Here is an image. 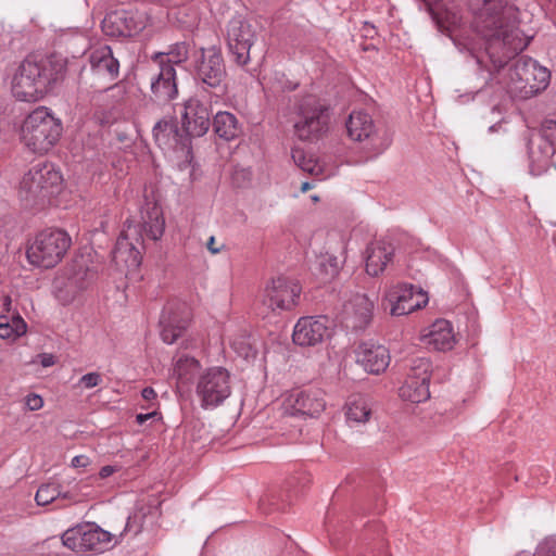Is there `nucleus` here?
I'll return each mask as SVG.
<instances>
[{"mask_svg":"<svg viewBox=\"0 0 556 556\" xmlns=\"http://www.w3.org/2000/svg\"><path fill=\"white\" fill-rule=\"evenodd\" d=\"M384 300L391 305L392 316H403L427 305L428 299L421 289L418 291L412 283H400L390 289Z\"/></svg>","mask_w":556,"mask_h":556,"instance_id":"18","label":"nucleus"},{"mask_svg":"<svg viewBox=\"0 0 556 556\" xmlns=\"http://www.w3.org/2000/svg\"><path fill=\"white\" fill-rule=\"evenodd\" d=\"M142 226L127 220L125 228L118 236L113 251V262L122 268H137L141 262L139 247L143 238L159 240L164 232L165 220L162 207L156 199L147 198L146 208L142 211Z\"/></svg>","mask_w":556,"mask_h":556,"instance_id":"3","label":"nucleus"},{"mask_svg":"<svg viewBox=\"0 0 556 556\" xmlns=\"http://www.w3.org/2000/svg\"><path fill=\"white\" fill-rule=\"evenodd\" d=\"M197 70L199 78L213 88L219 87L226 76L222 53L214 48L201 50V62Z\"/></svg>","mask_w":556,"mask_h":556,"instance_id":"22","label":"nucleus"},{"mask_svg":"<svg viewBox=\"0 0 556 556\" xmlns=\"http://www.w3.org/2000/svg\"><path fill=\"white\" fill-rule=\"evenodd\" d=\"M66 70L67 59L60 54L40 59L28 56L20 64L13 77L12 92L21 101H37L53 84L64 79Z\"/></svg>","mask_w":556,"mask_h":556,"instance_id":"2","label":"nucleus"},{"mask_svg":"<svg viewBox=\"0 0 556 556\" xmlns=\"http://www.w3.org/2000/svg\"><path fill=\"white\" fill-rule=\"evenodd\" d=\"M61 486L56 483H46L37 490L35 500L39 506H46L60 500Z\"/></svg>","mask_w":556,"mask_h":556,"instance_id":"37","label":"nucleus"},{"mask_svg":"<svg viewBox=\"0 0 556 556\" xmlns=\"http://www.w3.org/2000/svg\"><path fill=\"white\" fill-rule=\"evenodd\" d=\"M54 172L53 168L47 169L46 174L51 175Z\"/></svg>","mask_w":556,"mask_h":556,"instance_id":"58","label":"nucleus"},{"mask_svg":"<svg viewBox=\"0 0 556 556\" xmlns=\"http://www.w3.org/2000/svg\"><path fill=\"white\" fill-rule=\"evenodd\" d=\"M541 136L548 142V148L553 150V144L556 141V122L546 119L541 126Z\"/></svg>","mask_w":556,"mask_h":556,"instance_id":"42","label":"nucleus"},{"mask_svg":"<svg viewBox=\"0 0 556 556\" xmlns=\"http://www.w3.org/2000/svg\"><path fill=\"white\" fill-rule=\"evenodd\" d=\"M372 414L368 400L361 394L350 395V421L366 422Z\"/></svg>","mask_w":556,"mask_h":556,"instance_id":"33","label":"nucleus"},{"mask_svg":"<svg viewBox=\"0 0 556 556\" xmlns=\"http://www.w3.org/2000/svg\"><path fill=\"white\" fill-rule=\"evenodd\" d=\"M350 329L354 333H362L374 320L375 299L366 293H356L350 298Z\"/></svg>","mask_w":556,"mask_h":556,"instance_id":"23","label":"nucleus"},{"mask_svg":"<svg viewBox=\"0 0 556 556\" xmlns=\"http://www.w3.org/2000/svg\"><path fill=\"white\" fill-rule=\"evenodd\" d=\"M312 200H313L314 202H317L319 199H318V197H317V195H312Z\"/></svg>","mask_w":556,"mask_h":556,"instance_id":"59","label":"nucleus"},{"mask_svg":"<svg viewBox=\"0 0 556 556\" xmlns=\"http://www.w3.org/2000/svg\"><path fill=\"white\" fill-rule=\"evenodd\" d=\"M163 15H164V14L162 13L161 15H157V16H156L157 23H160V24H161V23H163V20H164V16H163Z\"/></svg>","mask_w":556,"mask_h":556,"instance_id":"57","label":"nucleus"},{"mask_svg":"<svg viewBox=\"0 0 556 556\" xmlns=\"http://www.w3.org/2000/svg\"><path fill=\"white\" fill-rule=\"evenodd\" d=\"M150 89L155 101L168 102L178 94L176 71L163 52L153 55L149 68Z\"/></svg>","mask_w":556,"mask_h":556,"instance_id":"15","label":"nucleus"},{"mask_svg":"<svg viewBox=\"0 0 556 556\" xmlns=\"http://www.w3.org/2000/svg\"><path fill=\"white\" fill-rule=\"evenodd\" d=\"M195 391L203 407L218 406L231 394L229 372L222 367L204 370L199 375Z\"/></svg>","mask_w":556,"mask_h":556,"instance_id":"14","label":"nucleus"},{"mask_svg":"<svg viewBox=\"0 0 556 556\" xmlns=\"http://www.w3.org/2000/svg\"><path fill=\"white\" fill-rule=\"evenodd\" d=\"M18 192L21 199L33 206H67L63 176H24Z\"/></svg>","mask_w":556,"mask_h":556,"instance_id":"9","label":"nucleus"},{"mask_svg":"<svg viewBox=\"0 0 556 556\" xmlns=\"http://www.w3.org/2000/svg\"><path fill=\"white\" fill-rule=\"evenodd\" d=\"M355 363L370 375H380L388 368L391 356L389 350L372 341H363L354 349Z\"/></svg>","mask_w":556,"mask_h":556,"instance_id":"19","label":"nucleus"},{"mask_svg":"<svg viewBox=\"0 0 556 556\" xmlns=\"http://www.w3.org/2000/svg\"><path fill=\"white\" fill-rule=\"evenodd\" d=\"M102 381L101 375L99 372H89L84 375L79 379V384L86 389H91L100 384Z\"/></svg>","mask_w":556,"mask_h":556,"instance_id":"44","label":"nucleus"},{"mask_svg":"<svg viewBox=\"0 0 556 556\" xmlns=\"http://www.w3.org/2000/svg\"><path fill=\"white\" fill-rule=\"evenodd\" d=\"M84 488L83 483H77L72 490L62 492L60 498L66 500L71 503H79L85 500V495L81 494V490Z\"/></svg>","mask_w":556,"mask_h":556,"instance_id":"43","label":"nucleus"},{"mask_svg":"<svg viewBox=\"0 0 556 556\" xmlns=\"http://www.w3.org/2000/svg\"><path fill=\"white\" fill-rule=\"evenodd\" d=\"M117 470H118V468L116 466H111V465L103 466L99 471V477L101 479H105V478L112 476L113 473H115Z\"/></svg>","mask_w":556,"mask_h":556,"instance_id":"48","label":"nucleus"},{"mask_svg":"<svg viewBox=\"0 0 556 556\" xmlns=\"http://www.w3.org/2000/svg\"><path fill=\"white\" fill-rule=\"evenodd\" d=\"M156 414L154 412L152 413H148V414H139L137 415V422L139 425H142L144 424L147 420H149L150 418L154 417Z\"/></svg>","mask_w":556,"mask_h":556,"instance_id":"51","label":"nucleus"},{"mask_svg":"<svg viewBox=\"0 0 556 556\" xmlns=\"http://www.w3.org/2000/svg\"><path fill=\"white\" fill-rule=\"evenodd\" d=\"M72 247L71 236L61 228H46L29 243L26 256L37 267L49 269L63 261Z\"/></svg>","mask_w":556,"mask_h":556,"instance_id":"8","label":"nucleus"},{"mask_svg":"<svg viewBox=\"0 0 556 556\" xmlns=\"http://www.w3.org/2000/svg\"><path fill=\"white\" fill-rule=\"evenodd\" d=\"M399 395L404 401L421 403L430 399L429 383L406 378L399 389Z\"/></svg>","mask_w":556,"mask_h":556,"instance_id":"31","label":"nucleus"},{"mask_svg":"<svg viewBox=\"0 0 556 556\" xmlns=\"http://www.w3.org/2000/svg\"><path fill=\"white\" fill-rule=\"evenodd\" d=\"M191 320V312L185 303H168L163 309L161 316V338L167 344L175 343L179 338H182L180 346L188 349H195L199 346V340L194 337H184L189 323Z\"/></svg>","mask_w":556,"mask_h":556,"instance_id":"11","label":"nucleus"},{"mask_svg":"<svg viewBox=\"0 0 556 556\" xmlns=\"http://www.w3.org/2000/svg\"><path fill=\"white\" fill-rule=\"evenodd\" d=\"M477 61L479 64H483V61L479 56H477Z\"/></svg>","mask_w":556,"mask_h":556,"instance_id":"60","label":"nucleus"},{"mask_svg":"<svg viewBox=\"0 0 556 556\" xmlns=\"http://www.w3.org/2000/svg\"><path fill=\"white\" fill-rule=\"evenodd\" d=\"M291 156L295 165L305 174H319L321 172L318 161L313 153L301 148H293Z\"/></svg>","mask_w":556,"mask_h":556,"instance_id":"34","label":"nucleus"},{"mask_svg":"<svg viewBox=\"0 0 556 556\" xmlns=\"http://www.w3.org/2000/svg\"><path fill=\"white\" fill-rule=\"evenodd\" d=\"M534 556H556V536L545 538L538 545Z\"/></svg>","mask_w":556,"mask_h":556,"instance_id":"41","label":"nucleus"},{"mask_svg":"<svg viewBox=\"0 0 556 556\" xmlns=\"http://www.w3.org/2000/svg\"><path fill=\"white\" fill-rule=\"evenodd\" d=\"M89 62L92 72L102 78L113 80L119 72V63L109 46L99 47L90 53Z\"/></svg>","mask_w":556,"mask_h":556,"instance_id":"26","label":"nucleus"},{"mask_svg":"<svg viewBox=\"0 0 556 556\" xmlns=\"http://www.w3.org/2000/svg\"><path fill=\"white\" fill-rule=\"evenodd\" d=\"M352 162L357 163V162H359V160H352V159L350 157V164H351Z\"/></svg>","mask_w":556,"mask_h":556,"instance_id":"61","label":"nucleus"},{"mask_svg":"<svg viewBox=\"0 0 556 556\" xmlns=\"http://www.w3.org/2000/svg\"><path fill=\"white\" fill-rule=\"evenodd\" d=\"M362 541L366 545L367 556H391L380 523H368L362 534Z\"/></svg>","mask_w":556,"mask_h":556,"instance_id":"29","label":"nucleus"},{"mask_svg":"<svg viewBox=\"0 0 556 556\" xmlns=\"http://www.w3.org/2000/svg\"><path fill=\"white\" fill-rule=\"evenodd\" d=\"M302 288L293 280L278 277L268 282L260 295L264 313H281L293 309L300 300Z\"/></svg>","mask_w":556,"mask_h":556,"instance_id":"12","label":"nucleus"},{"mask_svg":"<svg viewBox=\"0 0 556 556\" xmlns=\"http://www.w3.org/2000/svg\"><path fill=\"white\" fill-rule=\"evenodd\" d=\"M114 535L94 523H81L67 529L62 535V543L68 549L84 554L101 553L112 545Z\"/></svg>","mask_w":556,"mask_h":556,"instance_id":"10","label":"nucleus"},{"mask_svg":"<svg viewBox=\"0 0 556 556\" xmlns=\"http://www.w3.org/2000/svg\"><path fill=\"white\" fill-rule=\"evenodd\" d=\"M549 71L528 56L518 58L508 70L507 91L511 97L527 100L545 90Z\"/></svg>","mask_w":556,"mask_h":556,"instance_id":"7","label":"nucleus"},{"mask_svg":"<svg viewBox=\"0 0 556 556\" xmlns=\"http://www.w3.org/2000/svg\"><path fill=\"white\" fill-rule=\"evenodd\" d=\"M394 248L390 243L370 242L365 252L366 273L371 277L381 274L393 260Z\"/></svg>","mask_w":556,"mask_h":556,"instance_id":"25","label":"nucleus"},{"mask_svg":"<svg viewBox=\"0 0 556 556\" xmlns=\"http://www.w3.org/2000/svg\"><path fill=\"white\" fill-rule=\"evenodd\" d=\"M215 134L227 140H233L241 134V126L235 114L226 111L218 112L213 119Z\"/></svg>","mask_w":556,"mask_h":556,"instance_id":"30","label":"nucleus"},{"mask_svg":"<svg viewBox=\"0 0 556 556\" xmlns=\"http://www.w3.org/2000/svg\"><path fill=\"white\" fill-rule=\"evenodd\" d=\"M516 9L502 0H484L476 16L477 33L484 40L485 54L495 71L529 45L517 26Z\"/></svg>","mask_w":556,"mask_h":556,"instance_id":"1","label":"nucleus"},{"mask_svg":"<svg viewBox=\"0 0 556 556\" xmlns=\"http://www.w3.org/2000/svg\"><path fill=\"white\" fill-rule=\"evenodd\" d=\"M428 344L432 345L437 351L452 350L455 344V337L452 324L446 319L435 320L428 334Z\"/></svg>","mask_w":556,"mask_h":556,"instance_id":"27","label":"nucleus"},{"mask_svg":"<svg viewBox=\"0 0 556 556\" xmlns=\"http://www.w3.org/2000/svg\"><path fill=\"white\" fill-rule=\"evenodd\" d=\"M141 395L146 401H152L156 399V392L151 387L144 388L141 392Z\"/></svg>","mask_w":556,"mask_h":556,"instance_id":"50","label":"nucleus"},{"mask_svg":"<svg viewBox=\"0 0 556 556\" xmlns=\"http://www.w3.org/2000/svg\"><path fill=\"white\" fill-rule=\"evenodd\" d=\"M484 68H486V70H488V74H489V73H491V74H492V72H491V70L488 67V65H484Z\"/></svg>","mask_w":556,"mask_h":556,"instance_id":"62","label":"nucleus"},{"mask_svg":"<svg viewBox=\"0 0 556 556\" xmlns=\"http://www.w3.org/2000/svg\"><path fill=\"white\" fill-rule=\"evenodd\" d=\"M175 161L177 168L180 172H188L189 174H193L195 170H198V166L193 162L192 150L186 146H182L175 151Z\"/></svg>","mask_w":556,"mask_h":556,"instance_id":"38","label":"nucleus"},{"mask_svg":"<svg viewBox=\"0 0 556 556\" xmlns=\"http://www.w3.org/2000/svg\"><path fill=\"white\" fill-rule=\"evenodd\" d=\"M312 188H313V186H312L309 182H303V184L301 185V191H302V192H306V191H308V190H309V189H312Z\"/></svg>","mask_w":556,"mask_h":556,"instance_id":"56","label":"nucleus"},{"mask_svg":"<svg viewBox=\"0 0 556 556\" xmlns=\"http://www.w3.org/2000/svg\"><path fill=\"white\" fill-rule=\"evenodd\" d=\"M206 249L213 255L218 254L223 249L224 244H219L214 236H211L206 242Z\"/></svg>","mask_w":556,"mask_h":556,"instance_id":"46","label":"nucleus"},{"mask_svg":"<svg viewBox=\"0 0 556 556\" xmlns=\"http://www.w3.org/2000/svg\"><path fill=\"white\" fill-rule=\"evenodd\" d=\"M257 34V27L240 17L232 18L227 26V43L235 61L245 65L250 61V50Z\"/></svg>","mask_w":556,"mask_h":556,"instance_id":"16","label":"nucleus"},{"mask_svg":"<svg viewBox=\"0 0 556 556\" xmlns=\"http://www.w3.org/2000/svg\"><path fill=\"white\" fill-rule=\"evenodd\" d=\"M492 79V74L489 73V75H486L485 77H483V83L479 86L476 87V90L475 91H471V93H478L479 91H481L484 86L489 83V80Z\"/></svg>","mask_w":556,"mask_h":556,"instance_id":"53","label":"nucleus"},{"mask_svg":"<svg viewBox=\"0 0 556 556\" xmlns=\"http://www.w3.org/2000/svg\"><path fill=\"white\" fill-rule=\"evenodd\" d=\"M363 30H364V31H363L362 36H364V37H366V38H368V37H372V36H374V34H375V28H374V26H369L367 23H365V25H364V29H363Z\"/></svg>","mask_w":556,"mask_h":556,"instance_id":"52","label":"nucleus"},{"mask_svg":"<svg viewBox=\"0 0 556 556\" xmlns=\"http://www.w3.org/2000/svg\"><path fill=\"white\" fill-rule=\"evenodd\" d=\"M90 464V459L86 455H77L72 459V466L74 468H85Z\"/></svg>","mask_w":556,"mask_h":556,"instance_id":"47","label":"nucleus"},{"mask_svg":"<svg viewBox=\"0 0 556 556\" xmlns=\"http://www.w3.org/2000/svg\"><path fill=\"white\" fill-rule=\"evenodd\" d=\"M376 127L371 116L363 111L350 114V141L362 143V150L370 152L374 148Z\"/></svg>","mask_w":556,"mask_h":556,"instance_id":"24","label":"nucleus"},{"mask_svg":"<svg viewBox=\"0 0 556 556\" xmlns=\"http://www.w3.org/2000/svg\"><path fill=\"white\" fill-rule=\"evenodd\" d=\"M97 270L89 255L75 257L53 280V293L62 305L77 300L96 279Z\"/></svg>","mask_w":556,"mask_h":556,"instance_id":"4","label":"nucleus"},{"mask_svg":"<svg viewBox=\"0 0 556 556\" xmlns=\"http://www.w3.org/2000/svg\"><path fill=\"white\" fill-rule=\"evenodd\" d=\"M341 265L337 256L326 253L317 257L312 270L321 282H327L339 274Z\"/></svg>","mask_w":556,"mask_h":556,"instance_id":"32","label":"nucleus"},{"mask_svg":"<svg viewBox=\"0 0 556 556\" xmlns=\"http://www.w3.org/2000/svg\"><path fill=\"white\" fill-rule=\"evenodd\" d=\"M62 123L45 106L30 112L21 127L24 144L35 153H46L59 141Z\"/></svg>","mask_w":556,"mask_h":556,"instance_id":"5","label":"nucleus"},{"mask_svg":"<svg viewBox=\"0 0 556 556\" xmlns=\"http://www.w3.org/2000/svg\"><path fill=\"white\" fill-rule=\"evenodd\" d=\"M329 108L317 97L306 96L293 108V132L301 141L314 142L329 130Z\"/></svg>","mask_w":556,"mask_h":556,"instance_id":"6","label":"nucleus"},{"mask_svg":"<svg viewBox=\"0 0 556 556\" xmlns=\"http://www.w3.org/2000/svg\"><path fill=\"white\" fill-rule=\"evenodd\" d=\"M363 232V227L362 226H356L354 227L351 231H350V240L351 239H356L358 236H361Z\"/></svg>","mask_w":556,"mask_h":556,"instance_id":"54","label":"nucleus"},{"mask_svg":"<svg viewBox=\"0 0 556 556\" xmlns=\"http://www.w3.org/2000/svg\"><path fill=\"white\" fill-rule=\"evenodd\" d=\"M40 364L43 367H50L55 364V357L52 354H41L39 355Z\"/></svg>","mask_w":556,"mask_h":556,"instance_id":"49","label":"nucleus"},{"mask_svg":"<svg viewBox=\"0 0 556 556\" xmlns=\"http://www.w3.org/2000/svg\"><path fill=\"white\" fill-rule=\"evenodd\" d=\"M26 323L20 316L11 318L7 316L0 317V338L11 339L16 338L26 332Z\"/></svg>","mask_w":556,"mask_h":556,"instance_id":"35","label":"nucleus"},{"mask_svg":"<svg viewBox=\"0 0 556 556\" xmlns=\"http://www.w3.org/2000/svg\"><path fill=\"white\" fill-rule=\"evenodd\" d=\"M286 410L293 416L318 418L326 409L324 392L320 389H294L285 399Z\"/></svg>","mask_w":556,"mask_h":556,"instance_id":"17","label":"nucleus"},{"mask_svg":"<svg viewBox=\"0 0 556 556\" xmlns=\"http://www.w3.org/2000/svg\"><path fill=\"white\" fill-rule=\"evenodd\" d=\"M181 122L190 136L201 137L210 129V110L199 99L189 98L182 105Z\"/></svg>","mask_w":556,"mask_h":556,"instance_id":"21","label":"nucleus"},{"mask_svg":"<svg viewBox=\"0 0 556 556\" xmlns=\"http://www.w3.org/2000/svg\"><path fill=\"white\" fill-rule=\"evenodd\" d=\"M175 134L176 125L172 121H160L153 128V136L160 143H165Z\"/></svg>","mask_w":556,"mask_h":556,"instance_id":"40","label":"nucleus"},{"mask_svg":"<svg viewBox=\"0 0 556 556\" xmlns=\"http://www.w3.org/2000/svg\"><path fill=\"white\" fill-rule=\"evenodd\" d=\"M431 372V361L426 357H417L412 361L410 369L406 378L430 383Z\"/></svg>","mask_w":556,"mask_h":556,"instance_id":"36","label":"nucleus"},{"mask_svg":"<svg viewBox=\"0 0 556 556\" xmlns=\"http://www.w3.org/2000/svg\"><path fill=\"white\" fill-rule=\"evenodd\" d=\"M165 56V62H168L174 66V64L179 65L186 62L190 55V45L187 42H177L170 46L167 53H163Z\"/></svg>","mask_w":556,"mask_h":556,"instance_id":"39","label":"nucleus"},{"mask_svg":"<svg viewBox=\"0 0 556 556\" xmlns=\"http://www.w3.org/2000/svg\"><path fill=\"white\" fill-rule=\"evenodd\" d=\"M154 24V21L144 11L118 9L106 14L102 21V30L110 37H131Z\"/></svg>","mask_w":556,"mask_h":556,"instance_id":"13","label":"nucleus"},{"mask_svg":"<svg viewBox=\"0 0 556 556\" xmlns=\"http://www.w3.org/2000/svg\"><path fill=\"white\" fill-rule=\"evenodd\" d=\"M201 364L194 357L179 355L174 364L173 375L177 380L178 388H189L194 377L200 372Z\"/></svg>","mask_w":556,"mask_h":556,"instance_id":"28","label":"nucleus"},{"mask_svg":"<svg viewBox=\"0 0 556 556\" xmlns=\"http://www.w3.org/2000/svg\"><path fill=\"white\" fill-rule=\"evenodd\" d=\"M26 405L30 410H38L43 406V400L37 394H29L26 397Z\"/></svg>","mask_w":556,"mask_h":556,"instance_id":"45","label":"nucleus"},{"mask_svg":"<svg viewBox=\"0 0 556 556\" xmlns=\"http://www.w3.org/2000/svg\"><path fill=\"white\" fill-rule=\"evenodd\" d=\"M549 169L556 170V151L554 149L552 150V155H551V159H549V165L546 168V170H549Z\"/></svg>","mask_w":556,"mask_h":556,"instance_id":"55","label":"nucleus"},{"mask_svg":"<svg viewBox=\"0 0 556 556\" xmlns=\"http://www.w3.org/2000/svg\"><path fill=\"white\" fill-rule=\"evenodd\" d=\"M328 323L326 316L301 317L293 328V342L300 346H314L321 343L329 336Z\"/></svg>","mask_w":556,"mask_h":556,"instance_id":"20","label":"nucleus"}]
</instances>
